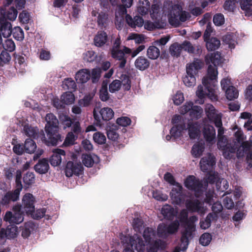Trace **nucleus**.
Returning a JSON list of instances; mask_svg holds the SVG:
<instances>
[{
    "label": "nucleus",
    "mask_w": 252,
    "mask_h": 252,
    "mask_svg": "<svg viewBox=\"0 0 252 252\" xmlns=\"http://www.w3.org/2000/svg\"><path fill=\"white\" fill-rule=\"evenodd\" d=\"M206 63H212L214 65H209L207 74L202 79V85H199L196 92V95L201 99L207 96L211 100L216 101L218 99V91L216 88L217 82L218 71L216 68L222 63V58L218 52L207 54L205 57Z\"/></svg>",
    "instance_id": "obj_1"
},
{
    "label": "nucleus",
    "mask_w": 252,
    "mask_h": 252,
    "mask_svg": "<svg viewBox=\"0 0 252 252\" xmlns=\"http://www.w3.org/2000/svg\"><path fill=\"white\" fill-rule=\"evenodd\" d=\"M144 241L137 234L132 237H121L122 242L124 243H129L132 249H135L138 252H144L145 246H147V252H157L158 250L161 241L159 240H154L155 231L151 228H146L143 232Z\"/></svg>",
    "instance_id": "obj_2"
},
{
    "label": "nucleus",
    "mask_w": 252,
    "mask_h": 252,
    "mask_svg": "<svg viewBox=\"0 0 252 252\" xmlns=\"http://www.w3.org/2000/svg\"><path fill=\"white\" fill-rule=\"evenodd\" d=\"M121 41L120 38L117 37L113 43L110 49V53L113 58L120 61L118 66L120 68H124L126 63V55L131 54V57L134 58L137 56L145 48L144 45H140L137 48L132 50L130 48L123 46L121 48Z\"/></svg>",
    "instance_id": "obj_3"
},
{
    "label": "nucleus",
    "mask_w": 252,
    "mask_h": 252,
    "mask_svg": "<svg viewBox=\"0 0 252 252\" xmlns=\"http://www.w3.org/2000/svg\"><path fill=\"white\" fill-rule=\"evenodd\" d=\"M45 120L47 122L45 126L47 137L51 145H56L59 141H62V137L58 133V120L55 116L51 113L46 115Z\"/></svg>",
    "instance_id": "obj_4"
},
{
    "label": "nucleus",
    "mask_w": 252,
    "mask_h": 252,
    "mask_svg": "<svg viewBox=\"0 0 252 252\" xmlns=\"http://www.w3.org/2000/svg\"><path fill=\"white\" fill-rule=\"evenodd\" d=\"M188 16V13L183 11L182 7L178 4L172 5L168 14L169 23L175 27H178L181 22H185Z\"/></svg>",
    "instance_id": "obj_5"
},
{
    "label": "nucleus",
    "mask_w": 252,
    "mask_h": 252,
    "mask_svg": "<svg viewBox=\"0 0 252 252\" xmlns=\"http://www.w3.org/2000/svg\"><path fill=\"white\" fill-rule=\"evenodd\" d=\"M198 218L193 216L189 218V220L186 221L184 229L182 231L181 238V246L183 248L186 249L189 245V240L192 237V234L195 231V227L194 223L197 221Z\"/></svg>",
    "instance_id": "obj_6"
},
{
    "label": "nucleus",
    "mask_w": 252,
    "mask_h": 252,
    "mask_svg": "<svg viewBox=\"0 0 252 252\" xmlns=\"http://www.w3.org/2000/svg\"><path fill=\"white\" fill-rule=\"evenodd\" d=\"M185 187L193 190L195 195L198 197L201 195L207 186V183L200 181L194 176H189L185 181Z\"/></svg>",
    "instance_id": "obj_7"
},
{
    "label": "nucleus",
    "mask_w": 252,
    "mask_h": 252,
    "mask_svg": "<svg viewBox=\"0 0 252 252\" xmlns=\"http://www.w3.org/2000/svg\"><path fill=\"white\" fill-rule=\"evenodd\" d=\"M217 145L218 148L222 151L223 157L227 159L230 158L231 155L235 153L237 149L236 142H234L233 144L229 142L225 136L218 138Z\"/></svg>",
    "instance_id": "obj_8"
},
{
    "label": "nucleus",
    "mask_w": 252,
    "mask_h": 252,
    "mask_svg": "<svg viewBox=\"0 0 252 252\" xmlns=\"http://www.w3.org/2000/svg\"><path fill=\"white\" fill-rule=\"evenodd\" d=\"M23 131L24 133L28 137H32L34 139H40L43 142L47 145H51L47 137L45 135L44 132L41 130L38 131V129L35 127L27 124L24 126Z\"/></svg>",
    "instance_id": "obj_9"
},
{
    "label": "nucleus",
    "mask_w": 252,
    "mask_h": 252,
    "mask_svg": "<svg viewBox=\"0 0 252 252\" xmlns=\"http://www.w3.org/2000/svg\"><path fill=\"white\" fill-rule=\"evenodd\" d=\"M21 206L15 205L13 208V212L8 211L4 217V220L10 223L19 224L24 220V216L21 211Z\"/></svg>",
    "instance_id": "obj_10"
},
{
    "label": "nucleus",
    "mask_w": 252,
    "mask_h": 252,
    "mask_svg": "<svg viewBox=\"0 0 252 252\" xmlns=\"http://www.w3.org/2000/svg\"><path fill=\"white\" fill-rule=\"evenodd\" d=\"M179 226L178 220L174 221L169 225L160 223L158 227V234L159 237L166 238L168 235L176 232Z\"/></svg>",
    "instance_id": "obj_11"
},
{
    "label": "nucleus",
    "mask_w": 252,
    "mask_h": 252,
    "mask_svg": "<svg viewBox=\"0 0 252 252\" xmlns=\"http://www.w3.org/2000/svg\"><path fill=\"white\" fill-rule=\"evenodd\" d=\"M83 171V167L80 162L68 161L66 165L65 175L70 177L73 175L79 176Z\"/></svg>",
    "instance_id": "obj_12"
},
{
    "label": "nucleus",
    "mask_w": 252,
    "mask_h": 252,
    "mask_svg": "<svg viewBox=\"0 0 252 252\" xmlns=\"http://www.w3.org/2000/svg\"><path fill=\"white\" fill-rule=\"evenodd\" d=\"M203 203L198 199L187 200L186 202L187 208L192 212H197L201 215H203L206 212L207 209L203 206Z\"/></svg>",
    "instance_id": "obj_13"
},
{
    "label": "nucleus",
    "mask_w": 252,
    "mask_h": 252,
    "mask_svg": "<svg viewBox=\"0 0 252 252\" xmlns=\"http://www.w3.org/2000/svg\"><path fill=\"white\" fill-rule=\"evenodd\" d=\"M182 187L179 183H176L171 192L170 197L173 202L177 205H181L184 203L185 195L182 192Z\"/></svg>",
    "instance_id": "obj_14"
},
{
    "label": "nucleus",
    "mask_w": 252,
    "mask_h": 252,
    "mask_svg": "<svg viewBox=\"0 0 252 252\" xmlns=\"http://www.w3.org/2000/svg\"><path fill=\"white\" fill-rule=\"evenodd\" d=\"M215 164V158L210 153L203 157L200 161L201 170L204 172L211 171Z\"/></svg>",
    "instance_id": "obj_15"
},
{
    "label": "nucleus",
    "mask_w": 252,
    "mask_h": 252,
    "mask_svg": "<svg viewBox=\"0 0 252 252\" xmlns=\"http://www.w3.org/2000/svg\"><path fill=\"white\" fill-rule=\"evenodd\" d=\"M22 189V187L21 185H18L17 188H15L14 191L6 192L1 199V203L3 205H7L11 202L18 200Z\"/></svg>",
    "instance_id": "obj_16"
},
{
    "label": "nucleus",
    "mask_w": 252,
    "mask_h": 252,
    "mask_svg": "<svg viewBox=\"0 0 252 252\" xmlns=\"http://www.w3.org/2000/svg\"><path fill=\"white\" fill-rule=\"evenodd\" d=\"M18 228L14 225H10L6 229H0V239L4 238L13 239L16 238L18 235Z\"/></svg>",
    "instance_id": "obj_17"
},
{
    "label": "nucleus",
    "mask_w": 252,
    "mask_h": 252,
    "mask_svg": "<svg viewBox=\"0 0 252 252\" xmlns=\"http://www.w3.org/2000/svg\"><path fill=\"white\" fill-rule=\"evenodd\" d=\"M35 198L32 194L27 193L22 198V206L27 213H31L34 210Z\"/></svg>",
    "instance_id": "obj_18"
},
{
    "label": "nucleus",
    "mask_w": 252,
    "mask_h": 252,
    "mask_svg": "<svg viewBox=\"0 0 252 252\" xmlns=\"http://www.w3.org/2000/svg\"><path fill=\"white\" fill-rule=\"evenodd\" d=\"M3 11L0 9V31L4 37H8L12 34V25L11 23L3 20Z\"/></svg>",
    "instance_id": "obj_19"
},
{
    "label": "nucleus",
    "mask_w": 252,
    "mask_h": 252,
    "mask_svg": "<svg viewBox=\"0 0 252 252\" xmlns=\"http://www.w3.org/2000/svg\"><path fill=\"white\" fill-rule=\"evenodd\" d=\"M203 65L204 63L200 60L195 59L193 62L187 64L186 73L196 76Z\"/></svg>",
    "instance_id": "obj_20"
},
{
    "label": "nucleus",
    "mask_w": 252,
    "mask_h": 252,
    "mask_svg": "<svg viewBox=\"0 0 252 252\" xmlns=\"http://www.w3.org/2000/svg\"><path fill=\"white\" fill-rule=\"evenodd\" d=\"M205 112L209 120L213 122L218 121L217 124H220V119H221V115L217 113L216 110L213 105L211 104H207L205 106Z\"/></svg>",
    "instance_id": "obj_21"
},
{
    "label": "nucleus",
    "mask_w": 252,
    "mask_h": 252,
    "mask_svg": "<svg viewBox=\"0 0 252 252\" xmlns=\"http://www.w3.org/2000/svg\"><path fill=\"white\" fill-rule=\"evenodd\" d=\"M65 153L63 150L56 149L53 151V154L50 158L51 164L54 166L60 165L62 160V158L65 157Z\"/></svg>",
    "instance_id": "obj_22"
},
{
    "label": "nucleus",
    "mask_w": 252,
    "mask_h": 252,
    "mask_svg": "<svg viewBox=\"0 0 252 252\" xmlns=\"http://www.w3.org/2000/svg\"><path fill=\"white\" fill-rule=\"evenodd\" d=\"M188 129L190 139H196L199 136L201 132V126L199 122H189Z\"/></svg>",
    "instance_id": "obj_23"
},
{
    "label": "nucleus",
    "mask_w": 252,
    "mask_h": 252,
    "mask_svg": "<svg viewBox=\"0 0 252 252\" xmlns=\"http://www.w3.org/2000/svg\"><path fill=\"white\" fill-rule=\"evenodd\" d=\"M203 132L206 140L209 143L212 144L216 137V131L214 127L209 125H205Z\"/></svg>",
    "instance_id": "obj_24"
},
{
    "label": "nucleus",
    "mask_w": 252,
    "mask_h": 252,
    "mask_svg": "<svg viewBox=\"0 0 252 252\" xmlns=\"http://www.w3.org/2000/svg\"><path fill=\"white\" fill-rule=\"evenodd\" d=\"M0 9L2 10L3 11V20L6 21V20H9L10 21H14L17 16L18 12L16 9H15L13 6H12L10 8H7L6 7H1L0 8Z\"/></svg>",
    "instance_id": "obj_25"
},
{
    "label": "nucleus",
    "mask_w": 252,
    "mask_h": 252,
    "mask_svg": "<svg viewBox=\"0 0 252 252\" xmlns=\"http://www.w3.org/2000/svg\"><path fill=\"white\" fill-rule=\"evenodd\" d=\"M126 20L127 24L131 28L141 27L144 24L143 19L139 16H136L132 18L129 15L126 14Z\"/></svg>",
    "instance_id": "obj_26"
},
{
    "label": "nucleus",
    "mask_w": 252,
    "mask_h": 252,
    "mask_svg": "<svg viewBox=\"0 0 252 252\" xmlns=\"http://www.w3.org/2000/svg\"><path fill=\"white\" fill-rule=\"evenodd\" d=\"M108 40L107 33L103 31L98 32L94 38V45L98 47L104 45Z\"/></svg>",
    "instance_id": "obj_27"
},
{
    "label": "nucleus",
    "mask_w": 252,
    "mask_h": 252,
    "mask_svg": "<svg viewBox=\"0 0 252 252\" xmlns=\"http://www.w3.org/2000/svg\"><path fill=\"white\" fill-rule=\"evenodd\" d=\"M92 15L94 17H97V23L99 27L102 28L105 26L108 21V15L105 12H101L98 13L95 10H93Z\"/></svg>",
    "instance_id": "obj_28"
},
{
    "label": "nucleus",
    "mask_w": 252,
    "mask_h": 252,
    "mask_svg": "<svg viewBox=\"0 0 252 252\" xmlns=\"http://www.w3.org/2000/svg\"><path fill=\"white\" fill-rule=\"evenodd\" d=\"M49 165L48 160L43 158L38 161L35 165L34 169L36 172L39 174H45L48 171Z\"/></svg>",
    "instance_id": "obj_29"
},
{
    "label": "nucleus",
    "mask_w": 252,
    "mask_h": 252,
    "mask_svg": "<svg viewBox=\"0 0 252 252\" xmlns=\"http://www.w3.org/2000/svg\"><path fill=\"white\" fill-rule=\"evenodd\" d=\"M161 212L164 218L167 220H172L177 213L173 207L168 204L162 207Z\"/></svg>",
    "instance_id": "obj_30"
},
{
    "label": "nucleus",
    "mask_w": 252,
    "mask_h": 252,
    "mask_svg": "<svg viewBox=\"0 0 252 252\" xmlns=\"http://www.w3.org/2000/svg\"><path fill=\"white\" fill-rule=\"evenodd\" d=\"M90 73L88 69H82L78 71L76 74L75 79L79 83L87 82L90 78Z\"/></svg>",
    "instance_id": "obj_31"
},
{
    "label": "nucleus",
    "mask_w": 252,
    "mask_h": 252,
    "mask_svg": "<svg viewBox=\"0 0 252 252\" xmlns=\"http://www.w3.org/2000/svg\"><path fill=\"white\" fill-rule=\"evenodd\" d=\"M252 143L249 141H245L242 143L239 149L237 150V155L238 157H242L245 154L251 152Z\"/></svg>",
    "instance_id": "obj_32"
},
{
    "label": "nucleus",
    "mask_w": 252,
    "mask_h": 252,
    "mask_svg": "<svg viewBox=\"0 0 252 252\" xmlns=\"http://www.w3.org/2000/svg\"><path fill=\"white\" fill-rule=\"evenodd\" d=\"M236 2H240L241 8L244 11L246 16H250L252 14L251 7L252 6V0H239Z\"/></svg>",
    "instance_id": "obj_33"
},
{
    "label": "nucleus",
    "mask_w": 252,
    "mask_h": 252,
    "mask_svg": "<svg viewBox=\"0 0 252 252\" xmlns=\"http://www.w3.org/2000/svg\"><path fill=\"white\" fill-rule=\"evenodd\" d=\"M134 64L136 68L140 70H144L149 67L150 63L146 58L140 56L135 60Z\"/></svg>",
    "instance_id": "obj_34"
},
{
    "label": "nucleus",
    "mask_w": 252,
    "mask_h": 252,
    "mask_svg": "<svg viewBox=\"0 0 252 252\" xmlns=\"http://www.w3.org/2000/svg\"><path fill=\"white\" fill-rule=\"evenodd\" d=\"M217 215L213 213H209L204 220H201L200 226L202 229H206L211 226V221L217 219Z\"/></svg>",
    "instance_id": "obj_35"
},
{
    "label": "nucleus",
    "mask_w": 252,
    "mask_h": 252,
    "mask_svg": "<svg viewBox=\"0 0 252 252\" xmlns=\"http://www.w3.org/2000/svg\"><path fill=\"white\" fill-rule=\"evenodd\" d=\"M206 42V47L209 51H213L217 49L220 46V41L216 37L208 38Z\"/></svg>",
    "instance_id": "obj_36"
},
{
    "label": "nucleus",
    "mask_w": 252,
    "mask_h": 252,
    "mask_svg": "<svg viewBox=\"0 0 252 252\" xmlns=\"http://www.w3.org/2000/svg\"><path fill=\"white\" fill-rule=\"evenodd\" d=\"M236 129H237V130L234 132V134L235 139L233 140L232 143L233 144L234 142H236L238 148L239 144L244 142L245 137L242 130L238 128L237 126L233 128L234 130Z\"/></svg>",
    "instance_id": "obj_37"
},
{
    "label": "nucleus",
    "mask_w": 252,
    "mask_h": 252,
    "mask_svg": "<svg viewBox=\"0 0 252 252\" xmlns=\"http://www.w3.org/2000/svg\"><path fill=\"white\" fill-rule=\"evenodd\" d=\"M34 227V224L32 221L26 222L22 230V236L25 238H28L33 231Z\"/></svg>",
    "instance_id": "obj_38"
},
{
    "label": "nucleus",
    "mask_w": 252,
    "mask_h": 252,
    "mask_svg": "<svg viewBox=\"0 0 252 252\" xmlns=\"http://www.w3.org/2000/svg\"><path fill=\"white\" fill-rule=\"evenodd\" d=\"M102 120L104 121H109L114 116V112L113 110L108 107H104L99 111Z\"/></svg>",
    "instance_id": "obj_39"
},
{
    "label": "nucleus",
    "mask_w": 252,
    "mask_h": 252,
    "mask_svg": "<svg viewBox=\"0 0 252 252\" xmlns=\"http://www.w3.org/2000/svg\"><path fill=\"white\" fill-rule=\"evenodd\" d=\"M98 159V157L94 156L93 157L90 155L83 154L82 157V162L84 165L88 167H92L95 160Z\"/></svg>",
    "instance_id": "obj_40"
},
{
    "label": "nucleus",
    "mask_w": 252,
    "mask_h": 252,
    "mask_svg": "<svg viewBox=\"0 0 252 252\" xmlns=\"http://www.w3.org/2000/svg\"><path fill=\"white\" fill-rule=\"evenodd\" d=\"M159 55V49L155 46H150L147 49V55L151 59H157Z\"/></svg>",
    "instance_id": "obj_41"
},
{
    "label": "nucleus",
    "mask_w": 252,
    "mask_h": 252,
    "mask_svg": "<svg viewBox=\"0 0 252 252\" xmlns=\"http://www.w3.org/2000/svg\"><path fill=\"white\" fill-rule=\"evenodd\" d=\"M204 150V144L197 143L192 146L191 154L194 157L198 158L202 155Z\"/></svg>",
    "instance_id": "obj_42"
},
{
    "label": "nucleus",
    "mask_w": 252,
    "mask_h": 252,
    "mask_svg": "<svg viewBox=\"0 0 252 252\" xmlns=\"http://www.w3.org/2000/svg\"><path fill=\"white\" fill-rule=\"evenodd\" d=\"M184 125H177L173 126L170 130V133L174 138H178L181 135L182 131L184 129Z\"/></svg>",
    "instance_id": "obj_43"
},
{
    "label": "nucleus",
    "mask_w": 252,
    "mask_h": 252,
    "mask_svg": "<svg viewBox=\"0 0 252 252\" xmlns=\"http://www.w3.org/2000/svg\"><path fill=\"white\" fill-rule=\"evenodd\" d=\"M144 28L149 31H152L156 29H162L164 26L163 23L156 22L153 23L150 21H147L144 23Z\"/></svg>",
    "instance_id": "obj_44"
},
{
    "label": "nucleus",
    "mask_w": 252,
    "mask_h": 252,
    "mask_svg": "<svg viewBox=\"0 0 252 252\" xmlns=\"http://www.w3.org/2000/svg\"><path fill=\"white\" fill-rule=\"evenodd\" d=\"M24 148L27 153L31 154L35 151L36 145L32 139L28 138L25 141Z\"/></svg>",
    "instance_id": "obj_45"
},
{
    "label": "nucleus",
    "mask_w": 252,
    "mask_h": 252,
    "mask_svg": "<svg viewBox=\"0 0 252 252\" xmlns=\"http://www.w3.org/2000/svg\"><path fill=\"white\" fill-rule=\"evenodd\" d=\"M226 98L229 100L235 99L238 96V92L233 86H229L225 90Z\"/></svg>",
    "instance_id": "obj_46"
},
{
    "label": "nucleus",
    "mask_w": 252,
    "mask_h": 252,
    "mask_svg": "<svg viewBox=\"0 0 252 252\" xmlns=\"http://www.w3.org/2000/svg\"><path fill=\"white\" fill-rule=\"evenodd\" d=\"M182 49V45L174 43L170 46L169 52L172 56L177 57L180 56Z\"/></svg>",
    "instance_id": "obj_47"
},
{
    "label": "nucleus",
    "mask_w": 252,
    "mask_h": 252,
    "mask_svg": "<svg viewBox=\"0 0 252 252\" xmlns=\"http://www.w3.org/2000/svg\"><path fill=\"white\" fill-rule=\"evenodd\" d=\"M203 110L201 107L198 106H194L189 113V116L191 119L197 120L201 117Z\"/></svg>",
    "instance_id": "obj_48"
},
{
    "label": "nucleus",
    "mask_w": 252,
    "mask_h": 252,
    "mask_svg": "<svg viewBox=\"0 0 252 252\" xmlns=\"http://www.w3.org/2000/svg\"><path fill=\"white\" fill-rule=\"evenodd\" d=\"M183 81L184 84L188 87L194 86L196 84L195 76L187 73L183 78Z\"/></svg>",
    "instance_id": "obj_49"
},
{
    "label": "nucleus",
    "mask_w": 252,
    "mask_h": 252,
    "mask_svg": "<svg viewBox=\"0 0 252 252\" xmlns=\"http://www.w3.org/2000/svg\"><path fill=\"white\" fill-rule=\"evenodd\" d=\"M217 190L219 191L223 192L229 187L228 182L224 179H219L216 183Z\"/></svg>",
    "instance_id": "obj_50"
},
{
    "label": "nucleus",
    "mask_w": 252,
    "mask_h": 252,
    "mask_svg": "<svg viewBox=\"0 0 252 252\" xmlns=\"http://www.w3.org/2000/svg\"><path fill=\"white\" fill-rule=\"evenodd\" d=\"M99 97L102 101H107L109 98V94L107 91V84L103 82L101 88L99 91Z\"/></svg>",
    "instance_id": "obj_51"
},
{
    "label": "nucleus",
    "mask_w": 252,
    "mask_h": 252,
    "mask_svg": "<svg viewBox=\"0 0 252 252\" xmlns=\"http://www.w3.org/2000/svg\"><path fill=\"white\" fill-rule=\"evenodd\" d=\"M61 98L64 104H72L74 101V96L71 92H68L62 95Z\"/></svg>",
    "instance_id": "obj_52"
},
{
    "label": "nucleus",
    "mask_w": 252,
    "mask_h": 252,
    "mask_svg": "<svg viewBox=\"0 0 252 252\" xmlns=\"http://www.w3.org/2000/svg\"><path fill=\"white\" fill-rule=\"evenodd\" d=\"M12 34L13 37L19 41L22 40L24 37L23 30L19 27H16L12 30Z\"/></svg>",
    "instance_id": "obj_53"
},
{
    "label": "nucleus",
    "mask_w": 252,
    "mask_h": 252,
    "mask_svg": "<svg viewBox=\"0 0 252 252\" xmlns=\"http://www.w3.org/2000/svg\"><path fill=\"white\" fill-rule=\"evenodd\" d=\"M2 46L4 50L9 52H13L15 49V44L11 39H7L2 43Z\"/></svg>",
    "instance_id": "obj_54"
},
{
    "label": "nucleus",
    "mask_w": 252,
    "mask_h": 252,
    "mask_svg": "<svg viewBox=\"0 0 252 252\" xmlns=\"http://www.w3.org/2000/svg\"><path fill=\"white\" fill-rule=\"evenodd\" d=\"M23 181L25 185H31L34 183L35 176L33 172H28L23 177Z\"/></svg>",
    "instance_id": "obj_55"
},
{
    "label": "nucleus",
    "mask_w": 252,
    "mask_h": 252,
    "mask_svg": "<svg viewBox=\"0 0 252 252\" xmlns=\"http://www.w3.org/2000/svg\"><path fill=\"white\" fill-rule=\"evenodd\" d=\"M63 85V88L65 89H67L70 91L69 92H71V91L75 90L76 87L75 82L71 78H67L65 79Z\"/></svg>",
    "instance_id": "obj_56"
},
{
    "label": "nucleus",
    "mask_w": 252,
    "mask_h": 252,
    "mask_svg": "<svg viewBox=\"0 0 252 252\" xmlns=\"http://www.w3.org/2000/svg\"><path fill=\"white\" fill-rule=\"evenodd\" d=\"M132 225L135 231L141 232L143 228V221L141 219L138 218L134 219Z\"/></svg>",
    "instance_id": "obj_57"
},
{
    "label": "nucleus",
    "mask_w": 252,
    "mask_h": 252,
    "mask_svg": "<svg viewBox=\"0 0 252 252\" xmlns=\"http://www.w3.org/2000/svg\"><path fill=\"white\" fill-rule=\"evenodd\" d=\"M11 60V56L5 50L1 51L0 54V66L8 63Z\"/></svg>",
    "instance_id": "obj_58"
},
{
    "label": "nucleus",
    "mask_w": 252,
    "mask_h": 252,
    "mask_svg": "<svg viewBox=\"0 0 252 252\" xmlns=\"http://www.w3.org/2000/svg\"><path fill=\"white\" fill-rule=\"evenodd\" d=\"M46 213V209L45 208H41L36 210V211H33L31 213H28L32 215V217L34 219H39L42 218L45 215Z\"/></svg>",
    "instance_id": "obj_59"
},
{
    "label": "nucleus",
    "mask_w": 252,
    "mask_h": 252,
    "mask_svg": "<svg viewBox=\"0 0 252 252\" xmlns=\"http://www.w3.org/2000/svg\"><path fill=\"white\" fill-rule=\"evenodd\" d=\"M159 6L157 4H153L150 11L151 17L156 20L160 18Z\"/></svg>",
    "instance_id": "obj_60"
},
{
    "label": "nucleus",
    "mask_w": 252,
    "mask_h": 252,
    "mask_svg": "<svg viewBox=\"0 0 252 252\" xmlns=\"http://www.w3.org/2000/svg\"><path fill=\"white\" fill-rule=\"evenodd\" d=\"M93 139L95 142L99 144H102L106 141V137L103 133L97 132L94 134Z\"/></svg>",
    "instance_id": "obj_61"
},
{
    "label": "nucleus",
    "mask_w": 252,
    "mask_h": 252,
    "mask_svg": "<svg viewBox=\"0 0 252 252\" xmlns=\"http://www.w3.org/2000/svg\"><path fill=\"white\" fill-rule=\"evenodd\" d=\"M122 80L121 85H123L124 89L126 90H129L130 89V80L128 76L122 75L120 77Z\"/></svg>",
    "instance_id": "obj_62"
},
{
    "label": "nucleus",
    "mask_w": 252,
    "mask_h": 252,
    "mask_svg": "<svg viewBox=\"0 0 252 252\" xmlns=\"http://www.w3.org/2000/svg\"><path fill=\"white\" fill-rule=\"evenodd\" d=\"M211 240V235L208 233H205L201 236L199 239V242L203 246H207L209 245Z\"/></svg>",
    "instance_id": "obj_63"
},
{
    "label": "nucleus",
    "mask_w": 252,
    "mask_h": 252,
    "mask_svg": "<svg viewBox=\"0 0 252 252\" xmlns=\"http://www.w3.org/2000/svg\"><path fill=\"white\" fill-rule=\"evenodd\" d=\"M194 107L192 102H186L184 105L180 108L179 112L181 114H185L187 112L190 113V110Z\"/></svg>",
    "instance_id": "obj_64"
}]
</instances>
